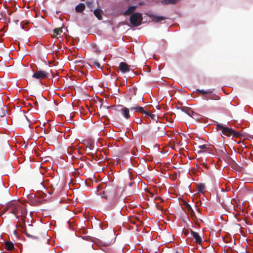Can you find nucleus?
<instances>
[{"label":"nucleus","mask_w":253,"mask_h":253,"mask_svg":"<svg viewBox=\"0 0 253 253\" xmlns=\"http://www.w3.org/2000/svg\"><path fill=\"white\" fill-rule=\"evenodd\" d=\"M36 189L37 191H41L43 193L44 192L43 190L45 189V186L43 184L42 182H40L38 184V185L36 188Z\"/></svg>","instance_id":"nucleus-13"},{"label":"nucleus","mask_w":253,"mask_h":253,"mask_svg":"<svg viewBox=\"0 0 253 253\" xmlns=\"http://www.w3.org/2000/svg\"><path fill=\"white\" fill-rule=\"evenodd\" d=\"M5 246L6 249L9 250V251L12 250L14 248L13 244L10 242H6L5 244Z\"/></svg>","instance_id":"nucleus-14"},{"label":"nucleus","mask_w":253,"mask_h":253,"mask_svg":"<svg viewBox=\"0 0 253 253\" xmlns=\"http://www.w3.org/2000/svg\"><path fill=\"white\" fill-rule=\"evenodd\" d=\"M136 8V6H130L126 11L124 12L125 15H129L132 13Z\"/></svg>","instance_id":"nucleus-11"},{"label":"nucleus","mask_w":253,"mask_h":253,"mask_svg":"<svg viewBox=\"0 0 253 253\" xmlns=\"http://www.w3.org/2000/svg\"><path fill=\"white\" fill-rule=\"evenodd\" d=\"M142 21V15L138 12H135L130 17V22L133 26H138L141 25Z\"/></svg>","instance_id":"nucleus-2"},{"label":"nucleus","mask_w":253,"mask_h":253,"mask_svg":"<svg viewBox=\"0 0 253 253\" xmlns=\"http://www.w3.org/2000/svg\"><path fill=\"white\" fill-rule=\"evenodd\" d=\"M115 110L120 112L126 119H129L130 118V115L129 114V110H130L127 108L123 105H118L116 107Z\"/></svg>","instance_id":"nucleus-4"},{"label":"nucleus","mask_w":253,"mask_h":253,"mask_svg":"<svg viewBox=\"0 0 253 253\" xmlns=\"http://www.w3.org/2000/svg\"><path fill=\"white\" fill-rule=\"evenodd\" d=\"M91 4L92 3L91 2H87V6H88L90 8H91Z\"/></svg>","instance_id":"nucleus-21"},{"label":"nucleus","mask_w":253,"mask_h":253,"mask_svg":"<svg viewBox=\"0 0 253 253\" xmlns=\"http://www.w3.org/2000/svg\"><path fill=\"white\" fill-rule=\"evenodd\" d=\"M199 148L201 149V150L198 151V153H200L202 152V149H206L207 148V146L206 145H200L199 146Z\"/></svg>","instance_id":"nucleus-19"},{"label":"nucleus","mask_w":253,"mask_h":253,"mask_svg":"<svg viewBox=\"0 0 253 253\" xmlns=\"http://www.w3.org/2000/svg\"><path fill=\"white\" fill-rule=\"evenodd\" d=\"M197 189L200 193L204 194L205 189V185L203 184H199L197 186Z\"/></svg>","instance_id":"nucleus-15"},{"label":"nucleus","mask_w":253,"mask_h":253,"mask_svg":"<svg viewBox=\"0 0 253 253\" xmlns=\"http://www.w3.org/2000/svg\"><path fill=\"white\" fill-rule=\"evenodd\" d=\"M49 73L46 71L37 70L33 75L34 78L37 79H42L47 78Z\"/></svg>","instance_id":"nucleus-6"},{"label":"nucleus","mask_w":253,"mask_h":253,"mask_svg":"<svg viewBox=\"0 0 253 253\" xmlns=\"http://www.w3.org/2000/svg\"><path fill=\"white\" fill-rule=\"evenodd\" d=\"M216 126L218 130H221L222 133L227 136L234 135L236 133V131L228 127L224 126L221 124H217Z\"/></svg>","instance_id":"nucleus-3"},{"label":"nucleus","mask_w":253,"mask_h":253,"mask_svg":"<svg viewBox=\"0 0 253 253\" xmlns=\"http://www.w3.org/2000/svg\"><path fill=\"white\" fill-rule=\"evenodd\" d=\"M54 32L56 35H60L62 32V28H56L54 30Z\"/></svg>","instance_id":"nucleus-18"},{"label":"nucleus","mask_w":253,"mask_h":253,"mask_svg":"<svg viewBox=\"0 0 253 253\" xmlns=\"http://www.w3.org/2000/svg\"><path fill=\"white\" fill-rule=\"evenodd\" d=\"M94 14L95 15V16L99 19H101L102 16H101V10L100 9H95L94 10Z\"/></svg>","instance_id":"nucleus-16"},{"label":"nucleus","mask_w":253,"mask_h":253,"mask_svg":"<svg viewBox=\"0 0 253 253\" xmlns=\"http://www.w3.org/2000/svg\"><path fill=\"white\" fill-rule=\"evenodd\" d=\"M85 7V5L81 3L76 6L75 10L78 12H82L84 10Z\"/></svg>","instance_id":"nucleus-12"},{"label":"nucleus","mask_w":253,"mask_h":253,"mask_svg":"<svg viewBox=\"0 0 253 253\" xmlns=\"http://www.w3.org/2000/svg\"><path fill=\"white\" fill-rule=\"evenodd\" d=\"M94 65L98 68H101L100 64L97 62H94Z\"/></svg>","instance_id":"nucleus-20"},{"label":"nucleus","mask_w":253,"mask_h":253,"mask_svg":"<svg viewBox=\"0 0 253 253\" xmlns=\"http://www.w3.org/2000/svg\"><path fill=\"white\" fill-rule=\"evenodd\" d=\"M130 111L135 110L136 112H138L143 113L147 116H150L152 118L154 117V115L150 114L148 112L145 111L143 108L140 106H136L133 107H131L130 108Z\"/></svg>","instance_id":"nucleus-7"},{"label":"nucleus","mask_w":253,"mask_h":253,"mask_svg":"<svg viewBox=\"0 0 253 253\" xmlns=\"http://www.w3.org/2000/svg\"><path fill=\"white\" fill-rule=\"evenodd\" d=\"M197 92L199 94H201L203 95V99L205 100H209V99H216L217 96L215 94H212V90L211 89H197Z\"/></svg>","instance_id":"nucleus-1"},{"label":"nucleus","mask_w":253,"mask_h":253,"mask_svg":"<svg viewBox=\"0 0 253 253\" xmlns=\"http://www.w3.org/2000/svg\"><path fill=\"white\" fill-rule=\"evenodd\" d=\"M119 69L122 73H126L130 70V66L125 62H121L119 64Z\"/></svg>","instance_id":"nucleus-8"},{"label":"nucleus","mask_w":253,"mask_h":253,"mask_svg":"<svg viewBox=\"0 0 253 253\" xmlns=\"http://www.w3.org/2000/svg\"><path fill=\"white\" fill-rule=\"evenodd\" d=\"M11 212L17 216H22L25 213V210L20 205L14 204L11 210Z\"/></svg>","instance_id":"nucleus-5"},{"label":"nucleus","mask_w":253,"mask_h":253,"mask_svg":"<svg viewBox=\"0 0 253 253\" xmlns=\"http://www.w3.org/2000/svg\"><path fill=\"white\" fill-rule=\"evenodd\" d=\"M150 17L151 18L153 21H155L156 22H159L165 19V18L164 17L156 16L154 15H151L150 16Z\"/></svg>","instance_id":"nucleus-10"},{"label":"nucleus","mask_w":253,"mask_h":253,"mask_svg":"<svg viewBox=\"0 0 253 253\" xmlns=\"http://www.w3.org/2000/svg\"><path fill=\"white\" fill-rule=\"evenodd\" d=\"M178 1V0H164L162 1V3L163 4H173L176 3Z\"/></svg>","instance_id":"nucleus-17"},{"label":"nucleus","mask_w":253,"mask_h":253,"mask_svg":"<svg viewBox=\"0 0 253 253\" xmlns=\"http://www.w3.org/2000/svg\"><path fill=\"white\" fill-rule=\"evenodd\" d=\"M191 235L197 243L200 244L202 242V239L197 232L192 231Z\"/></svg>","instance_id":"nucleus-9"},{"label":"nucleus","mask_w":253,"mask_h":253,"mask_svg":"<svg viewBox=\"0 0 253 253\" xmlns=\"http://www.w3.org/2000/svg\"><path fill=\"white\" fill-rule=\"evenodd\" d=\"M223 149H224V150H223L222 151L224 153V151H226V150H225V148H223Z\"/></svg>","instance_id":"nucleus-22"}]
</instances>
